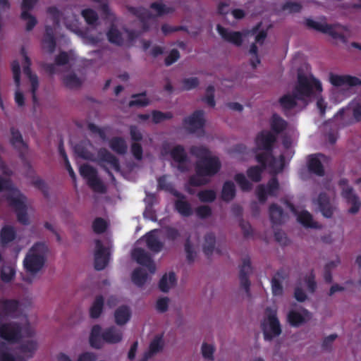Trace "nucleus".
<instances>
[{
	"instance_id": "f257e3e1",
	"label": "nucleus",
	"mask_w": 361,
	"mask_h": 361,
	"mask_svg": "<svg viewBox=\"0 0 361 361\" xmlns=\"http://www.w3.org/2000/svg\"><path fill=\"white\" fill-rule=\"evenodd\" d=\"M25 309V305L17 300H0V338L8 341L23 338L16 358L0 345V361H26L34 356L39 348L35 332L27 325Z\"/></svg>"
},
{
	"instance_id": "f03ea898",
	"label": "nucleus",
	"mask_w": 361,
	"mask_h": 361,
	"mask_svg": "<svg viewBox=\"0 0 361 361\" xmlns=\"http://www.w3.org/2000/svg\"><path fill=\"white\" fill-rule=\"evenodd\" d=\"M49 247L45 243L37 242L34 243L27 250L23 259V267L27 276L23 280L31 283L32 279L44 269Z\"/></svg>"
},
{
	"instance_id": "7ed1b4c3",
	"label": "nucleus",
	"mask_w": 361,
	"mask_h": 361,
	"mask_svg": "<svg viewBox=\"0 0 361 361\" xmlns=\"http://www.w3.org/2000/svg\"><path fill=\"white\" fill-rule=\"evenodd\" d=\"M123 332L117 326H111L102 332L101 326L96 324L92 327L90 335V344L96 349H100L104 343L117 344L123 341Z\"/></svg>"
},
{
	"instance_id": "20e7f679",
	"label": "nucleus",
	"mask_w": 361,
	"mask_h": 361,
	"mask_svg": "<svg viewBox=\"0 0 361 361\" xmlns=\"http://www.w3.org/2000/svg\"><path fill=\"white\" fill-rule=\"evenodd\" d=\"M264 338L270 341L279 337L282 333V326L277 317V308L268 307L265 309L264 317L261 322Z\"/></svg>"
},
{
	"instance_id": "39448f33",
	"label": "nucleus",
	"mask_w": 361,
	"mask_h": 361,
	"mask_svg": "<svg viewBox=\"0 0 361 361\" xmlns=\"http://www.w3.org/2000/svg\"><path fill=\"white\" fill-rule=\"evenodd\" d=\"M298 100H303L305 97H310L314 90L322 91L321 82L312 75L309 76L302 73L298 74V81L293 89Z\"/></svg>"
},
{
	"instance_id": "423d86ee",
	"label": "nucleus",
	"mask_w": 361,
	"mask_h": 361,
	"mask_svg": "<svg viewBox=\"0 0 361 361\" xmlns=\"http://www.w3.org/2000/svg\"><path fill=\"white\" fill-rule=\"evenodd\" d=\"M8 202L16 209L18 221L24 225L29 224L30 219L26 197L18 190H14L12 192L11 199Z\"/></svg>"
},
{
	"instance_id": "0eeeda50",
	"label": "nucleus",
	"mask_w": 361,
	"mask_h": 361,
	"mask_svg": "<svg viewBox=\"0 0 361 361\" xmlns=\"http://www.w3.org/2000/svg\"><path fill=\"white\" fill-rule=\"evenodd\" d=\"M277 136L272 132L263 130L257 133L255 137V145L258 149L264 151L269 158H275L272 155L274 146L276 142ZM255 158H265L261 154H257Z\"/></svg>"
},
{
	"instance_id": "6e6552de",
	"label": "nucleus",
	"mask_w": 361,
	"mask_h": 361,
	"mask_svg": "<svg viewBox=\"0 0 361 361\" xmlns=\"http://www.w3.org/2000/svg\"><path fill=\"white\" fill-rule=\"evenodd\" d=\"M312 319V313L303 307L292 308L286 315V322L293 327H300Z\"/></svg>"
},
{
	"instance_id": "1a4fd4ad",
	"label": "nucleus",
	"mask_w": 361,
	"mask_h": 361,
	"mask_svg": "<svg viewBox=\"0 0 361 361\" xmlns=\"http://www.w3.org/2000/svg\"><path fill=\"white\" fill-rule=\"evenodd\" d=\"M316 289V283L312 276L305 278L304 280L299 281L294 290L295 299L303 302L308 299V295L312 294Z\"/></svg>"
},
{
	"instance_id": "9d476101",
	"label": "nucleus",
	"mask_w": 361,
	"mask_h": 361,
	"mask_svg": "<svg viewBox=\"0 0 361 361\" xmlns=\"http://www.w3.org/2000/svg\"><path fill=\"white\" fill-rule=\"evenodd\" d=\"M204 123V113L202 110H196L190 116L183 120L184 128L190 133H195L199 130H202Z\"/></svg>"
},
{
	"instance_id": "9b49d317",
	"label": "nucleus",
	"mask_w": 361,
	"mask_h": 361,
	"mask_svg": "<svg viewBox=\"0 0 361 361\" xmlns=\"http://www.w3.org/2000/svg\"><path fill=\"white\" fill-rule=\"evenodd\" d=\"M340 185L342 188V195L350 206L348 213L351 214H357L361 205L359 197L354 192L353 188L348 185L346 180H341Z\"/></svg>"
},
{
	"instance_id": "f8f14e48",
	"label": "nucleus",
	"mask_w": 361,
	"mask_h": 361,
	"mask_svg": "<svg viewBox=\"0 0 361 361\" xmlns=\"http://www.w3.org/2000/svg\"><path fill=\"white\" fill-rule=\"evenodd\" d=\"M306 26L309 28L321 32L324 34H328L334 39H338L342 41L345 40L344 34L337 32L335 27L338 25H329L327 23H321L310 18H307L305 20Z\"/></svg>"
},
{
	"instance_id": "ddd939ff",
	"label": "nucleus",
	"mask_w": 361,
	"mask_h": 361,
	"mask_svg": "<svg viewBox=\"0 0 361 361\" xmlns=\"http://www.w3.org/2000/svg\"><path fill=\"white\" fill-rule=\"evenodd\" d=\"M80 173L87 180L89 185L94 191L103 192L104 190V185L97 177L96 171L93 167L88 164L82 165L80 167Z\"/></svg>"
},
{
	"instance_id": "4468645a",
	"label": "nucleus",
	"mask_w": 361,
	"mask_h": 361,
	"mask_svg": "<svg viewBox=\"0 0 361 361\" xmlns=\"http://www.w3.org/2000/svg\"><path fill=\"white\" fill-rule=\"evenodd\" d=\"M132 257L138 264L145 267L151 274H154L156 271V266L152 260L150 256L145 251L142 245L136 243L134 249L132 251Z\"/></svg>"
},
{
	"instance_id": "2eb2a0df",
	"label": "nucleus",
	"mask_w": 361,
	"mask_h": 361,
	"mask_svg": "<svg viewBox=\"0 0 361 361\" xmlns=\"http://www.w3.org/2000/svg\"><path fill=\"white\" fill-rule=\"evenodd\" d=\"M109 245H104L100 240L95 241L94 267L97 269H103L109 259Z\"/></svg>"
},
{
	"instance_id": "dca6fc26",
	"label": "nucleus",
	"mask_w": 361,
	"mask_h": 361,
	"mask_svg": "<svg viewBox=\"0 0 361 361\" xmlns=\"http://www.w3.org/2000/svg\"><path fill=\"white\" fill-rule=\"evenodd\" d=\"M221 167L218 159H200L197 164L199 176H211L217 173Z\"/></svg>"
},
{
	"instance_id": "f3484780",
	"label": "nucleus",
	"mask_w": 361,
	"mask_h": 361,
	"mask_svg": "<svg viewBox=\"0 0 361 361\" xmlns=\"http://www.w3.org/2000/svg\"><path fill=\"white\" fill-rule=\"evenodd\" d=\"M11 145L19 152V158H25V153L28 149L27 144L24 141L21 133L15 127L10 128Z\"/></svg>"
},
{
	"instance_id": "a211bd4d",
	"label": "nucleus",
	"mask_w": 361,
	"mask_h": 361,
	"mask_svg": "<svg viewBox=\"0 0 361 361\" xmlns=\"http://www.w3.org/2000/svg\"><path fill=\"white\" fill-rule=\"evenodd\" d=\"M330 82L336 87L348 85L350 87H355L361 85V80L355 76L350 75H339L331 73L329 75Z\"/></svg>"
},
{
	"instance_id": "6ab92c4d",
	"label": "nucleus",
	"mask_w": 361,
	"mask_h": 361,
	"mask_svg": "<svg viewBox=\"0 0 361 361\" xmlns=\"http://www.w3.org/2000/svg\"><path fill=\"white\" fill-rule=\"evenodd\" d=\"M31 61L27 56H25V61L23 66V73L29 78L31 83L32 99L34 104L38 102L36 92L39 87V80L37 75L32 73L30 68Z\"/></svg>"
},
{
	"instance_id": "aec40b11",
	"label": "nucleus",
	"mask_w": 361,
	"mask_h": 361,
	"mask_svg": "<svg viewBox=\"0 0 361 361\" xmlns=\"http://www.w3.org/2000/svg\"><path fill=\"white\" fill-rule=\"evenodd\" d=\"M216 30L221 37L226 42H230L236 47H240L243 44V35L239 31H229L221 25H216Z\"/></svg>"
},
{
	"instance_id": "412c9836",
	"label": "nucleus",
	"mask_w": 361,
	"mask_h": 361,
	"mask_svg": "<svg viewBox=\"0 0 361 361\" xmlns=\"http://www.w3.org/2000/svg\"><path fill=\"white\" fill-rule=\"evenodd\" d=\"M17 238L16 228L11 224H4L0 230V247L4 248Z\"/></svg>"
},
{
	"instance_id": "4be33fe9",
	"label": "nucleus",
	"mask_w": 361,
	"mask_h": 361,
	"mask_svg": "<svg viewBox=\"0 0 361 361\" xmlns=\"http://www.w3.org/2000/svg\"><path fill=\"white\" fill-rule=\"evenodd\" d=\"M128 11L140 19L142 24V30L144 32L148 31L149 30V25L147 20L153 18L154 16L148 9L141 6H128Z\"/></svg>"
},
{
	"instance_id": "5701e85b",
	"label": "nucleus",
	"mask_w": 361,
	"mask_h": 361,
	"mask_svg": "<svg viewBox=\"0 0 361 361\" xmlns=\"http://www.w3.org/2000/svg\"><path fill=\"white\" fill-rule=\"evenodd\" d=\"M132 317V311L128 305H121L114 312V321L118 326L127 324Z\"/></svg>"
},
{
	"instance_id": "b1692460",
	"label": "nucleus",
	"mask_w": 361,
	"mask_h": 361,
	"mask_svg": "<svg viewBox=\"0 0 361 361\" xmlns=\"http://www.w3.org/2000/svg\"><path fill=\"white\" fill-rule=\"evenodd\" d=\"M162 156L170 155L171 158H188L183 146L177 145L172 147L169 142H164L161 146Z\"/></svg>"
},
{
	"instance_id": "393cba45",
	"label": "nucleus",
	"mask_w": 361,
	"mask_h": 361,
	"mask_svg": "<svg viewBox=\"0 0 361 361\" xmlns=\"http://www.w3.org/2000/svg\"><path fill=\"white\" fill-rule=\"evenodd\" d=\"M156 231H152L145 235L144 238H140L137 242L138 245H146L151 250L155 252H159L162 247V243L158 240L156 235Z\"/></svg>"
},
{
	"instance_id": "a878e982",
	"label": "nucleus",
	"mask_w": 361,
	"mask_h": 361,
	"mask_svg": "<svg viewBox=\"0 0 361 361\" xmlns=\"http://www.w3.org/2000/svg\"><path fill=\"white\" fill-rule=\"evenodd\" d=\"M288 207H289L290 209L295 214L298 221L302 226L310 228H317L319 226L317 222L313 220L311 214L305 210L296 211L295 208L290 204H288Z\"/></svg>"
},
{
	"instance_id": "bb28decb",
	"label": "nucleus",
	"mask_w": 361,
	"mask_h": 361,
	"mask_svg": "<svg viewBox=\"0 0 361 361\" xmlns=\"http://www.w3.org/2000/svg\"><path fill=\"white\" fill-rule=\"evenodd\" d=\"M278 190V183L276 180L273 179L270 181L268 185V188L266 189L264 185H260L256 189L257 196L258 200L264 202L268 195H274Z\"/></svg>"
},
{
	"instance_id": "cd10ccee",
	"label": "nucleus",
	"mask_w": 361,
	"mask_h": 361,
	"mask_svg": "<svg viewBox=\"0 0 361 361\" xmlns=\"http://www.w3.org/2000/svg\"><path fill=\"white\" fill-rule=\"evenodd\" d=\"M174 195L177 197L175 202V208L183 216H189L192 214V209L190 204L185 200V197L179 193L174 192Z\"/></svg>"
},
{
	"instance_id": "c85d7f7f",
	"label": "nucleus",
	"mask_w": 361,
	"mask_h": 361,
	"mask_svg": "<svg viewBox=\"0 0 361 361\" xmlns=\"http://www.w3.org/2000/svg\"><path fill=\"white\" fill-rule=\"evenodd\" d=\"M152 274L149 270L147 271L145 268H138L133 271L131 280L135 285L142 287L150 279Z\"/></svg>"
},
{
	"instance_id": "c756f323",
	"label": "nucleus",
	"mask_w": 361,
	"mask_h": 361,
	"mask_svg": "<svg viewBox=\"0 0 361 361\" xmlns=\"http://www.w3.org/2000/svg\"><path fill=\"white\" fill-rule=\"evenodd\" d=\"M297 100H298V99L294 90H293L292 94H286L279 99V104L285 115H287L288 111L292 110L297 106Z\"/></svg>"
},
{
	"instance_id": "7c9ffc66",
	"label": "nucleus",
	"mask_w": 361,
	"mask_h": 361,
	"mask_svg": "<svg viewBox=\"0 0 361 361\" xmlns=\"http://www.w3.org/2000/svg\"><path fill=\"white\" fill-rule=\"evenodd\" d=\"M269 123L271 130L276 135L281 133L288 128V122L276 113L272 114Z\"/></svg>"
},
{
	"instance_id": "2f4dec72",
	"label": "nucleus",
	"mask_w": 361,
	"mask_h": 361,
	"mask_svg": "<svg viewBox=\"0 0 361 361\" xmlns=\"http://www.w3.org/2000/svg\"><path fill=\"white\" fill-rule=\"evenodd\" d=\"M176 277L173 272L166 273L159 281V288L162 292L167 293L176 286Z\"/></svg>"
},
{
	"instance_id": "473e14b6",
	"label": "nucleus",
	"mask_w": 361,
	"mask_h": 361,
	"mask_svg": "<svg viewBox=\"0 0 361 361\" xmlns=\"http://www.w3.org/2000/svg\"><path fill=\"white\" fill-rule=\"evenodd\" d=\"M269 216L273 224L277 225L284 222L286 215L281 207L276 204H272L269 208Z\"/></svg>"
},
{
	"instance_id": "72a5a7b5",
	"label": "nucleus",
	"mask_w": 361,
	"mask_h": 361,
	"mask_svg": "<svg viewBox=\"0 0 361 361\" xmlns=\"http://www.w3.org/2000/svg\"><path fill=\"white\" fill-rule=\"evenodd\" d=\"M104 299L102 295L95 297L89 310L90 317L92 319H98L103 312Z\"/></svg>"
},
{
	"instance_id": "f704fd0d",
	"label": "nucleus",
	"mask_w": 361,
	"mask_h": 361,
	"mask_svg": "<svg viewBox=\"0 0 361 361\" xmlns=\"http://www.w3.org/2000/svg\"><path fill=\"white\" fill-rule=\"evenodd\" d=\"M317 202L322 214L325 217H331L336 209V207L332 205L329 198L324 194L320 195L317 200Z\"/></svg>"
},
{
	"instance_id": "c9c22d12",
	"label": "nucleus",
	"mask_w": 361,
	"mask_h": 361,
	"mask_svg": "<svg viewBox=\"0 0 361 361\" xmlns=\"http://www.w3.org/2000/svg\"><path fill=\"white\" fill-rule=\"evenodd\" d=\"M110 148L118 154H125L128 149L125 140L121 137H114L109 140Z\"/></svg>"
},
{
	"instance_id": "e433bc0d",
	"label": "nucleus",
	"mask_w": 361,
	"mask_h": 361,
	"mask_svg": "<svg viewBox=\"0 0 361 361\" xmlns=\"http://www.w3.org/2000/svg\"><path fill=\"white\" fill-rule=\"evenodd\" d=\"M185 250L186 258L189 262H193L197 256V243L195 238H190L188 239Z\"/></svg>"
},
{
	"instance_id": "4c0bfd02",
	"label": "nucleus",
	"mask_w": 361,
	"mask_h": 361,
	"mask_svg": "<svg viewBox=\"0 0 361 361\" xmlns=\"http://www.w3.org/2000/svg\"><path fill=\"white\" fill-rule=\"evenodd\" d=\"M235 186L231 181H226L224 183L221 197L224 201L230 202L235 195Z\"/></svg>"
},
{
	"instance_id": "58836bf2",
	"label": "nucleus",
	"mask_w": 361,
	"mask_h": 361,
	"mask_svg": "<svg viewBox=\"0 0 361 361\" xmlns=\"http://www.w3.org/2000/svg\"><path fill=\"white\" fill-rule=\"evenodd\" d=\"M91 144L88 141H81L74 147V152L78 155V158H93L89 151Z\"/></svg>"
},
{
	"instance_id": "ea45409f",
	"label": "nucleus",
	"mask_w": 361,
	"mask_h": 361,
	"mask_svg": "<svg viewBox=\"0 0 361 361\" xmlns=\"http://www.w3.org/2000/svg\"><path fill=\"white\" fill-rule=\"evenodd\" d=\"M107 39L109 42L118 46L123 44V38L121 32L114 26L111 25L106 33Z\"/></svg>"
},
{
	"instance_id": "a19ab883",
	"label": "nucleus",
	"mask_w": 361,
	"mask_h": 361,
	"mask_svg": "<svg viewBox=\"0 0 361 361\" xmlns=\"http://www.w3.org/2000/svg\"><path fill=\"white\" fill-rule=\"evenodd\" d=\"M163 341L160 337H156L150 343L149 349L146 351L144 354V358L145 360H149L152 356L159 352L163 348Z\"/></svg>"
},
{
	"instance_id": "79ce46f5",
	"label": "nucleus",
	"mask_w": 361,
	"mask_h": 361,
	"mask_svg": "<svg viewBox=\"0 0 361 361\" xmlns=\"http://www.w3.org/2000/svg\"><path fill=\"white\" fill-rule=\"evenodd\" d=\"M216 245V237L214 233H208L203 238L202 247L204 252L207 255H210L214 249Z\"/></svg>"
},
{
	"instance_id": "37998d69",
	"label": "nucleus",
	"mask_w": 361,
	"mask_h": 361,
	"mask_svg": "<svg viewBox=\"0 0 361 361\" xmlns=\"http://www.w3.org/2000/svg\"><path fill=\"white\" fill-rule=\"evenodd\" d=\"M265 170H267V166H265L264 162H263L260 166H253L248 169L247 174L252 180L259 182Z\"/></svg>"
},
{
	"instance_id": "c03bdc74",
	"label": "nucleus",
	"mask_w": 361,
	"mask_h": 361,
	"mask_svg": "<svg viewBox=\"0 0 361 361\" xmlns=\"http://www.w3.org/2000/svg\"><path fill=\"white\" fill-rule=\"evenodd\" d=\"M190 153L195 158H216L212 157L211 152L204 146H192L190 148Z\"/></svg>"
},
{
	"instance_id": "a18cd8bd",
	"label": "nucleus",
	"mask_w": 361,
	"mask_h": 361,
	"mask_svg": "<svg viewBox=\"0 0 361 361\" xmlns=\"http://www.w3.org/2000/svg\"><path fill=\"white\" fill-rule=\"evenodd\" d=\"M133 99L129 102V106H146L149 104V100L146 97V92L132 95Z\"/></svg>"
},
{
	"instance_id": "49530a36",
	"label": "nucleus",
	"mask_w": 361,
	"mask_h": 361,
	"mask_svg": "<svg viewBox=\"0 0 361 361\" xmlns=\"http://www.w3.org/2000/svg\"><path fill=\"white\" fill-rule=\"evenodd\" d=\"M81 15L89 25H95L97 23L99 17L97 12L92 8L83 9Z\"/></svg>"
},
{
	"instance_id": "de8ad7c7",
	"label": "nucleus",
	"mask_w": 361,
	"mask_h": 361,
	"mask_svg": "<svg viewBox=\"0 0 361 361\" xmlns=\"http://www.w3.org/2000/svg\"><path fill=\"white\" fill-rule=\"evenodd\" d=\"M16 275V269L13 264H4L1 269V278L5 282L11 281Z\"/></svg>"
},
{
	"instance_id": "09e8293b",
	"label": "nucleus",
	"mask_w": 361,
	"mask_h": 361,
	"mask_svg": "<svg viewBox=\"0 0 361 361\" xmlns=\"http://www.w3.org/2000/svg\"><path fill=\"white\" fill-rule=\"evenodd\" d=\"M171 300L168 297L158 298L154 304L155 310L159 313H164L169 309Z\"/></svg>"
},
{
	"instance_id": "8fccbe9b",
	"label": "nucleus",
	"mask_w": 361,
	"mask_h": 361,
	"mask_svg": "<svg viewBox=\"0 0 361 361\" xmlns=\"http://www.w3.org/2000/svg\"><path fill=\"white\" fill-rule=\"evenodd\" d=\"M265 166L268 165V168L270 173H278L282 170L284 163L283 159H264Z\"/></svg>"
},
{
	"instance_id": "3c124183",
	"label": "nucleus",
	"mask_w": 361,
	"mask_h": 361,
	"mask_svg": "<svg viewBox=\"0 0 361 361\" xmlns=\"http://www.w3.org/2000/svg\"><path fill=\"white\" fill-rule=\"evenodd\" d=\"M173 115L171 112H161L158 110L152 111V118L154 123L158 124L165 120H169L173 118Z\"/></svg>"
},
{
	"instance_id": "603ef678",
	"label": "nucleus",
	"mask_w": 361,
	"mask_h": 361,
	"mask_svg": "<svg viewBox=\"0 0 361 361\" xmlns=\"http://www.w3.org/2000/svg\"><path fill=\"white\" fill-rule=\"evenodd\" d=\"M307 167L311 173L318 176H322L324 174V166L319 159H310Z\"/></svg>"
},
{
	"instance_id": "864d4df0",
	"label": "nucleus",
	"mask_w": 361,
	"mask_h": 361,
	"mask_svg": "<svg viewBox=\"0 0 361 361\" xmlns=\"http://www.w3.org/2000/svg\"><path fill=\"white\" fill-rule=\"evenodd\" d=\"M63 80L66 87L68 88H76L81 85L80 80L75 73L66 75Z\"/></svg>"
},
{
	"instance_id": "5fc2aeb1",
	"label": "nucleus",
	"mask_w": 361,
	"mask_h": 361,
	"mask_svg": "<svg viewBox=\"0 0 361 361\" xmlns=\"http://www.w3.org/2000/svg\"><path fill=\"white\" fill-rule=\"evenodd\" d=\"M150 8L157 12V16H162L173 11V9L171 7H167L165 4L159 2L152 3L150 4Z\"/></svg>"
},
{
	"instance_id": "6e6d98bb",
	"label": "nucleus",
	"mask_w": 361,
	"mask_h": 361,
	"mask_svg": "<svg viewBox=\"0 0 361 361\" xmlns=\"http://www.w3.org/2000/svg\"><path fill=\"white\" fill-rule=\"evenodd\" d=\"M20 18L23 20H27L26 24L27 31L32 30L37 23V18L27 11L21 12Z\"/></svg>"
},
{
	"instance_id": "4d7b16f0",
	"label": "nucleus",
	"mask_w": 361,
	"mask_h": 361,
	"mask_svg": "<svg viewBox=\"0 0 361 361\" xmlns=\"http://www.w3.org/2000/svg\"><path fill=\"white\" fill-rule=\"evenodd\" d=\"M235 180L243 191H250L252 188V183L243 173H238L234 177Z\"/></svg>"
},
{
	"instance_id": "13d9d810",
	"label": "nucleus",
	"mask_w": 361,
	"mask_h": 361,
	"mask_svg": "<svg viewBox=\"0 0 361 361\" xmlns=\"http://www.w3.org/2000/svg\"><path fill=\"white\" fill-rule=\"evenodd\" d=\"M215 348L214 345L204 343L201 346V353L203 357L209 361L214 360V353Z\"/></svg>"
},
{
	"instance_id": "bf43d9fd",
	"label": "nucleus",
	"mask_w": 361,
	"mask_h": 361,
	"mask_svg": "<svg viewBox=\"0 0 361 361\" xmlns=\"http://www.w3.org/2000/svg\"><path fill=\"white\" fill-rule=\"evenodd\" d=\"M302 8V6L299 2L288 1L282 6V10L288 11L289 13H300Z\"/></svg>"
},
{
	"instance_id": "052dcab7",
	"label": "nucleus",
	"mask_w": 361,
	"mask_h": 361,
	"mask_svg": "<svg viewBox=\"0 0 361 361\" xmlns=\"http://www.w3.org/2000/svg\"><path fill=\"white\" fill-rule=\"evenodd\" d=\"M216 192L212 190H205L200 191L197 193V197L201 202H211L216 199Z\"/></svg>"
},
{
	"instance_id": "680f3d73",
	"label": "nucleus",
	"mask_w": 361,
	"mask_h": 361,
	"mask_svg": "<svg viewBox=\"0 0 361 361\" xmlns=\"http://www.w3.org/2000/svg\"><path fill=\"white\" fill-rule=\"evenodd\" d=\"M4 190H8L6 197L9 201L11 199L13 190L18 189L13 186L9 180L0 177V192Z\"/></svg>"
},
{
	"instance_id": "e2e57ef3",
	"label": "nucleus",
	"mask_w": 361,
	"mask_h": 361,
	"mask_svg": "<svg viewBox=\"0 0 361 361\" xmlns=\"http://www.w3.org/2000/svg\"><path fill=\"white\" fill-rule=\"evenodd\" d=\"M47 12L51 16L54 26L58 27L61 21V11L56 6H49L47 8Z\"/></svg>"
},
{
	"instance_id": "0e129e2a",
	"label": "nucleus",
	"mask_w": 361,
	"mask_h": 361,
	"mask_svg": "<svg viewBox=\"0 0 361 361\" xmlns=\"http://www.w3.org/2000/svg\"><path fill=\"white\" fill-rule=\"evenodd\" d=\"M99 164L109 173H111L110 170L116 171L119 170L118 159H101Z\"/></svg>"
},
{
	"instance_id": "69168bd1",
	"label": "nucleus",
	"mask_w": 361,
	"mask_h": 361,
	"mask_svg": "<svg viewBox=\"0 0 361 361\" xmlns=\"http://www.w3.org/2000/svg\"><path fill=\"white\" fill-rule=\"evenodd\" d=\"M42 44L49 53H52L56 47L55 36L44 35Z\"/></svg>"
},
{
	"instance_id": "338daca9",
	"label": "nucleus",
	"mask_w": 361,
	"mask_h": 361,
	"mask_svg": "<svg viewBox=\"0 0 361 361\" xmlns=\"http://www.w3.org/2000/svg\"><path fill=\"white\" fill-rule=\"evenodd\" d=\"M214 90L213 85H209L206 89V95L202 99V100L211 107H214L216 104L214 100Z\"/></svg>"
},
{
	"instance_id": "774afa93",
	"label": "nucleus",
	"mask_w": 361,
	"mask_h": 361,
	"mask_svg": "<svg viewBox=\"0 0 361 361\" xmlns=\"http://www.w3.org/2000/svg\"><path fill=\"white\" fill-rule=\"evenodd\" d=\"M11 68L13 74V80L17 88L19 89L20 85V67L18 61H13L11 63Z\"/></svg>"
}]
</instances>
